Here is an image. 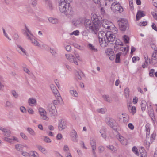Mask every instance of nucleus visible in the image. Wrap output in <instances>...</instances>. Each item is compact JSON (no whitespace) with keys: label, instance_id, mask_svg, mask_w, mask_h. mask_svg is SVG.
I'll use <instances>...</instances> for the list:
<instances>
[{"label":"nucleus","instance_id":"obj_33","mask_svg":"<svg viewBox=\"0 0 157 157\" xmlns=\"http://www.w3.org/2000/svg\"><path fill=\"white\" fill-rule=\"evenodd\" d=\"M69 92L71 96L76 97H78V94L76 90H70Z\"/></svg>","mask_w":157,"mask_h":157},{"label":"nucleus","instance_id":"obj_27","mask_svg":"<svg viewBox=\"0 0 157 157\" xmlns=\"http://www.w3.org/2000/svg\"><path fill=\"white\" fill-rule=\"evenodd\" d=\"M36 102V101L34 98H31L28 99V103L29 105L31 106H33V105H35Z\"/></svg>","mask_w":157,"mask_h":157},{"label":"nucleus","instance_id":"obj_29","mask_svg":"<svg viewBox=\"0 0 157 157\" xmlns=\"http://www.w3.org/2000/svg\"><path fill=\"white\" fill-rule=\"evenodd\" d=\"M88 47L89 49L94 52H97V49L96 48H95V47L93 46L92 44H89L88 45Z\"/></svg>","mask_w":157,"mask_h":157},{"label":"nucleus","instance_id":"obj_30","mask_svg":"<svg viewBox=\"0 0 157 157\" xmlns=\"http://www.w3.org/2000/svg\"><path fill=\"white\" fill-rule=\"evenodd\" d=\"M106 147L114 152L117 151V149L113 145H108L106 146Z\"/></svg>","mask_w":157,"mask_h":157},{"label":"nucleus","instance_id":"obj_24","mask_svg":"<svg viewBox=\"0 0 157 157\" xmlns=\"http://www.w3.org/2000/svg\"><path fill=\"white\" fill-rule=\"evenodd\" d=\"M139 151L141 154V157H147V153L143 147H140Z\"/></svg>","mask_w":157,"mask_h":157},{"label":"nucleus","instance_id":"obj_18","mask_svg":"<svg viewBox=\"0 0 157 157\" xmlns=\"http://www.w3.org/2000/svg\"><path fill=\"white\" fill-rule=\"evenodd\" d=\"M67 126L66 122L63 119H61L59 123V130H62L65 129Z\"/></svg>","mask_w":157,"mask_h":157},{"label":"nucleus","instance_id":"obj_40","mask_svg":"<svg viewBox=\"0 0 157 157\" xmlns=\"http://www.w3.org/2000/svg\"><path fill=\"white\" fill-rule=\"evenodd\" d=\"M124 93L126 98H128L129 95V90L128 88H126L124 90Z\"/></svg>","mask_w":157,"mask_h":157},{"label":"nucleus","instance_id":"obj_5","mask_svg":"<svg viewBox=\"0 0 157 157\" xmlns=\"http://www.w3.org/2000/svg\"><path fill=\"white\" fill-rule=\"evenodd\" d=\"M111 8L113 11L115 13L119 12L121 13L123 11V8L119 2L117 1L114 2L112 4Z\"/></svg>","mask_w":157,"mask_h":157},{"label":"nucleus","instance_id":"obj_2","mask_svg":"<svg viewBox=\"0 0 157 157\" xmlns=\"http://www.w3.org/2000/svg\"><path fill=\"white\" fill-rule=\"evenodd\" d=\"M99 39L103 40L105 38H108L109 42L113 43L114 40V36H113V33L111 31H108L105 32L103 31H100L98 33Z\"/></svg>","mask_w":157,"mask_h":157},{"label":"nucleus","instance_id":"obj_62","mask_svg":"<svg viewBox=\"0 0 157 157\" xmlns=\"http://www.w3.org/2000/svg\"><path fill=\"white\" fill-rule=\"evenodd\" d=\"M140 26H144L147 25V23L146 21H144L143 22H140L139 23Z\"/></svg>","mask_w":157,"mask_h":157},{"label":"nucleus","instance_id":"obj_49","mask_svg":"<svg viewBox=\"0 0 157 157\" xmlns=\"http://www.w3.org/2000/svg\"><path fill=\"white\" fill-rule=\"evenodd\" d=\"M97 111L99 113L103 114L105 112V110L103 108L99 109H97Z\"/></svg>","mask_w":157,"mask_h":157},{"label":"nucleus","instance_id":"obj_37","mask_svg":"<svg viewBox=\"0 0 157 157\" xmlns=\"http://www.w3.org/2000/svg\"><path fill=\"white\" fill-rule=\"evenodd\" d=\"M27 130L29 133L31 135L33 136H35V133L34 131L30 127L27 128Z\"/></svg>","mask_w":157,"mask_h":157},{"label":"nucleus","instance_id":"obj_56","mask_svg":"<svg viewBox=\"0 0 157 157\" xmlns=\"http://www.w3.org/2000/svg\"><path fill=\"white\" fill-rule=\"evenodd\" d=\"M20 111L23 113H26V109L24 106H21L20 108Z\"/></svg>","mask_w":157,"mask_h":157},{"label":"nucleus","instance_id":"obj_26","mask_svg":"<svg viewBox=\"0 0 157 157\" xmlns=\"http://www.w3.org/2000/svg\"><path fill=\"white\" fill-rule=\"evenodd\" d=\"M24 146L21 144H16L15 145V148L17 151L21 152L23 151Z\"/></svg>","mask_w":157,"mask_h":157},{"label":"nucleus","instance_id":"obj_6","mask_svg":"<svg viewBox=\"0 0 157 157\" xmlns=\"http://www.w3.org/2000/svg\"><path fill=\"white\" fill-rule=\"evenodd\" d=\"M47 110L51 116H54L57 114L56 107L52 103L48 104L47 107Z\"/></svg>","mask_w":157,"mask_h":157},{"label":"nucleus","instance_id":"obj_12","mask_svg":"<svg viewBox=\"0 0 157 157\" xmlns=\"http://www.w3.org/2000/svg\"><path fill=\"white\" fill-rule=\"evenodd\" d=\"M38 110L42 119L48 121L49 118L46 115L47 112L45 110L42 108H39Z\"/></svg>","mask_w":157,"mask_h":157},{"label":"nucleus","instance_id":"obj_61","mask_svg":"<svg viewBox=\"0 0 157 157\" xmlns=\"http://www.w3.org/2000/svg\"><path fill=\"white\" fill-rule=\"evenodd\" d=\"M98 149L100 152H102L104 150V148L103 146H100L98 147Z\"/></svg>","mask_w":157,"mask_h":157},{"label":"nucleus","instance_id":"obj_64","mask_svg":"<svg viewBox=\"0 0 157 157\" xmlns=\"http://www.w3.org/2000/svg\"><path fill=\"white\" fill-rule=\"evenodd\" d=\"M65 48L66 50L68 52H70L71 50V47L69 45H67Z\"/></svg>","mask_w":157,"mask_h":157},{"label":"nucleus","instance_id":"obj_36","mask_svg":"<svg viewBox=\"0 0 157 157\" xmlns=\"http://www.w3.org/2000/svg\"><path fill=\"white\" fill-rule=\"evenodd\" d=\"M37 148L42 153L44 154H45L47 153L46 149L42 146L40 145H38L37 146Z\"/></svg>","mask_w":157,"mask_h":157},{"label":"nucleus","instance_id":"obj_53","mask_svg":"<svg viewBox=\"0 0 157 157\" xmlns=\"http://www.w3.org/2000/svg\"><path fill=\"white\" fill-rule=\"evenodd\" d=\"M23 70L28 75H31V74H32L30 70L26 67H24Z\"/></svg>","mask_w":157,"mask_h":157},{"label":"nucleus","instance_id":"obj_7","mask_svg":"<svg viewBox=\"0 0 157 157\" xmlns=\"http://www.w3.org/2000/svg\"><path fill=\"white\" fill-rule=\"evenodd\" d=\"M118 25L120 30L122 31H125L128 28V21L123 18L118 21Z\"/></svg>","mask_w":157,"mask_h":157},{"label":"nucleus","instance_id":"obj_23","mask_svg":"<svg viewBox=\"0 0 157 157\" xmlns=\"http://www.w3.org/2000/svg\"><path fill=\"white\" fill-rule=\"evenodd\" d=\"M75 74L77 78L79 80L81 79L82 77L84 75V74L80 70L76 71Z\"/></svg>","mask_w":157,"mask_h":157},{"label":"nucleus","instance_id":"obj_4","mask_svg":"<svg viewBox=\"0 0 157 157\" xmlns=\"http://www.w3.org/2000/svg\"><path fill=\"white\" fill-rule=\"evenodd\" d=\"M101 22V25L102 24L103 27L104 28L109 29H111L113 28V29L115 31H114V33H117V29L116 28H113L114 25L112 22L105 19H103Z\"/></svg>","mask_w":157,"mask_h":157},{"label":"nucleus","instance_id":"obj_54","mask_svg":"<svg viewBox=\"0 0 157 157\" xmlns=\"http://www.w3.org/2000/svg\"><path fill=\"white\" fill-rule=\"evenodd\" d=\"M139 57L137 56H134L132 58V60L133 63H135L137 60H139Z\"/></svg>","mask_w":157,"mask_h":157},{"label":"nucleus","instance_id":"obj_20","mask_svg":"<svg viewBox=\"0 0 157 157\" xmlns=\"http://www.w3.org/2000/svg\"><path fill=\"white\" fill-rule=\"evenodd\" d=\"M4 140L6 141L9 143H13V141H16L17 142H18V140L17 138L14 136H13L11 138H8L7 137H5Z\"/></svg>","mask_w":157,"mask_h":157},{"label":"nucleus","instance_id":"obj_35","mask_svg":"<svg viewBox=\"0 0 157 157\" xmlns=\"http://www.w3.org/2000/svg\"><path fill=\"white\" fill-rule=\"evenodd\" d=\"M102 98L104 99L108 102H110L112 101L108 95H104L102 96Z\"/></svg>","mask_w":157,"mask_h":157},{"label":"nucleus","instance_id":"obj_46","mask_svg":"<svg viewBox=\"0 0 157 157\" xmlns=\"http://www.w3.org/2000/svg\"><path fill=\"white\" fill-rule=\"evenodd\" d=\"M124 41L126 43H128L129 38L126 35H124L123 37Z\"/></svg>","mask_w":157,"mask_h":157},{"label":"nucleus","instance_id":"obj_32","mask_svg":"<svg viewBox=\"0 0 157 157\" xmlns=\"http://www.w3.org/2000/svg\"><path fill=\"white\" fill-rule=\"evenodd\" d=\"M105 52L106 54L108 55L109 56L112 54H114L113 50L112 49L110 48H108L106 50Z\"/></svg>","mask_w":157,"mask_h":157},{"label":"nucleus","instance_id":"obj_41","mask_svg":"<svg viewBox=\"0 0 157 157\" xmlns=\"http://www.w3.org/2000/svg\"><path fill=\"white\" fill-rule=\"evenodd\" d=\"M21 155L25 157H30V155L28 152L22 151L21 152Z\"/></svg>","mask_w":157,"mask_h":157},{"label":"nucleus","instance_id":"obj_13","mask_svg":"<svg viewBox=\"0 0 157 157\" xmlns=\"http://www.w3.org/2000/svg\"><path fill=\"white\" fill-rule=\"evenodd\" d=\"M70 135L72 138V140L73 141L75 142L78 141L77 138L78 136L75 130H72L70 132Z\"/></svg>","mask_w":157,"mask_h":157},{"label":"nucleus","instance_id":"obj_63","mask_svg":"<svg viewBox=\"0 0 157 157\" xmlns=\"http://www.w3.org/2000/svg\"><path fill=\"white\" fill-rule=\"evenodd\" d=\"M154 70L153 69H151L150 71H149V75L151 77H153L154 76Z\"/></svg>","mask_w":157,"mask_h":157},{"label":"nucleus","instance_id":"obj_38","mask_svg":"<svg viewBox=\"0 0 157 157\" xmlns=\"http://www.w3.org/2000/svg\"><path fill=\"white\" fill-rule=\"evenodd\" d=\"M152 60H156L157 59V50H155L153 53L152 55Z\"/></svg>","mask_w":157,"mask_h":157},{"label":"nucleus","instance_id":"obj_58","mask_svg":"<svg viewBox=\"0 0 157 157\" xmlns=\"http://www.w3.org/2000/svg\"><path fill=\"white\" fill-rule=\"evenodd\" d=\"M50 52L53 56H55L56 55V52L55 50L54 49L50 48Z\"/></svg>","mask_w":157,"mask_h":157},{"label":"nucleus","instance_id":"obj_44","mask_svg":"<svg viewBox=\"0 0 157 157\" xmlns=\"http://www.w3.org/2000/svg\"><path fill=\"white\" fill-rule=\"evenodd\" d=\"M3 134L6 136L9 137L10 136L11 132L9 130L7 129Z\"/></svg>","mask_w":157,"mask_h":157},{"label":"nucleus","instance_id":"obj_3","mask_svg":"<svg viewBox=\"0 0 157 157\" xmlns=\"http://www.w3.org/2000/svg\"><path fill=\"white\" fill-rule=\"evenodd\" d=\"M71 9V7L68 1L59 2V10L61 13H66Z\"/></svg>","mask_w":157,"mask_h":157},{"label":"nucleus","instance_id":"obj_11","mask_svg":"<svg viewBox=\"0 0 157 157\" xmlns=\"http://www.w3.org/2000/svg\"><path fill=\"white\" fill-rule=\"evenodd\" d=\"M25 33L26 34L28 39L30 40L32 43L35 46H40L39 43L34 38V36L33 34L29 35L26 31L25 32Z\"/></svg>","mask_w":157,"mask_h":157},{"label":"nucleus","instance_id":"obj_25","mask_svg":"<svg viewBox=\"0 0 157 157\" xmlns=\"http://www.w3.org/2000/svg\"><path fill=\"white\" fill-rule=\"evenodd\" d=\"M100 132L103 138L105 139L107 137L106 130L105 128H102L100 131Z\"/></svg>","mask_w":157,"mask_h":157},{"label":"nucleus","instance_id":"obj_59","mask_svg":"<svg viewBox=\"0 0 157 157\" xmlns=\"http://www.w3.org/2000/svg\"><path fill=\"white\" fill-rule=\"evenodd\" d=\"M20 136L23 139L25 140H27L28 139V138L22 132L20 133Z\"/></svg>","mask_w":157,"mask_h":157},{"label":"nucleus","instance_id":"obj_52","mask_svg":"<svg viewBox=\"0 0 157 157\" xmlns=\"http://www.w3.org/2000/svg\"><path fill=\"white\" fill-rule=\"evenodd\" d=\"M79 31L78 30H77L76 31H74L73 32L70 33V35H74L75 36H78L79 35Z\"/></svg>","mask_w":157,"mask_h":157},{"label":"nucleus","instance_id":"obj_60","mask_svg":"<svg viewBox=\"0 0 157 157\" xmlns=\"http://www.w3.org/2000/svg\"><path fill=\"white\" fill-rule=\"evenodd\" d=\"M128 128L131 130H133L134 128V125L132 124L131 123L128 124Z\"/></svg>","mask_w":157,"mask_h":157},{"label":"nucleus","instance_id":"obj_34","mask_svg":"<svg viewBox=\"0 0 157 157\" xmlns=\"http://www.w3.org/2000/svg\"><path fill=\"white\" fill-rule=\"evenodd\" d=\"M5 107L11 108L13 107V105L11 102L9 101H7L5 103Z\"/></svg>","mask_w":157,"mask_h":157},{"label":"nucleus","instance_id":"obj_8","mask_svg":"<svg viewBox=\"0 0 157 157\" xmlns=\"http://www.w3.org/2000/svg\"><path fill=\"white\" fill-rule=\"evenodd\" d=\"M107 124L114 130H117V124L115 120L113 119H107Z\"/></svg>","mask_w":157,"mask_h":157},{"label":"nucleus","instance_id":"obj_51","mask_svg":"<svg viewBox=\"0 0 157 157\" xmlns=\"http://www.w3.org/2000/svg\"><path fill=\"white\" fill-rule=\"evenodd\" d=\"M136 112V107L135 106H132L131 107V109L130 112L132 114H134Z\"/></svg>","mask_w":157,"mask_h":157},{"label":"nucleus","instance_id":"obj_10","mask_svg":"<svg viewBox=\"0 0 157 157\" xmlns=\"http://www.w3.org/2000/svg\"><path fill=\"white\" fill-rule=\"evenodd\" d=\"M115 34L114 33H113V36H114V40H113V43L111 42H109V43L111 44H115V45L114 47V49L115 50V49L117 50L119 49L120 46H123V43L119 40H116Z\"/></svg>","mask_w":157,"mask_h":157},{"label":"nucleus","instance_id":"obj_28","mask_svg":"<svg viewBox=\"0 0 157 157\" xmlns=\"http://www.w3.org/2000/svg\"><path fill=\"white\" fill-rule=\"evenodd\" d=\"M146 105L147 103L145 101L143 100L142 101L141 104V107L142 111L143 112L145 110Z\"/></svg>","mask_w":157,"mask_h":157},{"label":"nucleus","instance_id":"obj_17","mask_svg":"<svg viewBox=\"0 0 157 157\" xmlns=\"http://www.w3.org/2000/svg\"><path fill=\"white\" fill-rule=\"evenodd\" d=\"M99 40L100 45L103 47H106L108 45V43H109V41L108 39L106 38H105L103 40L99 39Z\"/></svg>","mask_w":157,"mask_h":157},{"label":"nucleus","instance_id":"obj_50","mask_svg":"<svg viewBox=\"0 0 157 157\" xmlns=\"http://www.w3.org/2000/svg\"><path fill=\"white\" fill-rule=\"evenodd\" d=\"M2 76H0V91L3 90L4 88V85L2 83L1 81L2 79Z\"/></svg>","mask_w":157,"mask_h":157},{"label":"nucleus","instance_id":"obj_42","mask_svg":"<svg viewBox=\"0 0 157 157\" xmlns=\"http://www.w3.org/2000/svg\"><path fill=\"white\" fill-rule=\"evenodd\" d=\"M148 113L150 116L152 118L154 117V111L153 109L151 108L148 110Z\"/></svg>","mask_w":157,"mask_h":157},{"label":"nucleus","instance_id":"obj_14","mask_svg":"<svg viewBox=\"0 0 157 157\" xmlns=\"http://www.w3.org/2000/svg\"><path fill=\"white\" fill-rule=\"evenodd\" d=\"M50 87L55 97L58 99L59 98V92L56 87L53 84H51Z\"/></svg>","mask_w":157,"mask_h":157},{"label":"nucleus","instance_id":"obj_55","mask_svg":"<svg viewBox=\"0 0 157 157\" xmlns=\"http://www.w3.org/2000/svg\"><path fill=\"white\" fill-rule=\"evenodd\" d=\"M46 4L48 6V7L50 10H52V4L50 2L48 1L47 2H46Z\"/></svg>","mask_w":157,"mask_h":157},{"label":"nucleus","instance_id":"obj_1","mask_svg":"<svg viewBox=\"0 0 157 157\" xmlns=\"http://www.w3.org/2000/svg\"><path fill=\"white\" fill-rule=\"evenodd\" d=\"M84 25L87 30L96 34L101 26V23L92 22L91 20L86 19L85 20Z\"/></svg>","mask_w":157,"mask_h":157},{"label":"nucleus","instance_id":"obj_47","mask_svg":"<svg viewBox=\"0 0 157 157\" xmlns=\"http://www.w3.org/2000/svg\"><path fill=\"white\" fill-rule=\"evenodd\" d=\"M146 131L147 136L150 134V128L149 125L147 124L146 125Z\"/></svg>","mask_w":157,"mask_h":157},{"label":"nucleus","instance_id":"obj_16","mask_svg":"<svg viewBox=\"0 0 157 157\" xmlns=\"http://www.w3.org/2000/svg\"><path fill=\"white\" fill-rule=\"evenodd\" d=\"M117 137L118 140L123 145H127L128 144V140L127 139L120 135H119L118 136H117Z\"/></svg>","mask_w":157,"mask_h":157},{"label":"nucleus","instance_id":"obj_39","mask_svg":"<svg viewBox=\"0 0 157 157\" xmlns=\"http://www.w3.org/2000/svg\"><path fill=\"white\" fill-rule=\"evenodd\" d=\"M122 53L121 52L118 53L116 54V62L118 63L120 62V56L121 54Z\"/></svg>","mask_w":157,"mask_h":157},{"label":"nucleus","instance_id":"obj_21","mask_svg":"<svg viewBox=\"0 0 157 157\" xmlns=\"http://www.w3.org/2000/svg\"><path fill=\"white\" fill-rule=\"evenodd\" d=\"M90 144L92 147V150H95L96 146V143L95 139L93 138H91L90 140Z\"/></svg>","mask_w":157,"mask_h":157},{"label":"nucleus","instance_id":"obj_22","mask_svg":"<svg viewBox=\"0 0 157 157\" xmlns=\"http://www.w3.org/2000/svg\"><path fill=\"white\" fill-rule=\"evenodd\" d=\"M92 22H94V23H101L100 21L98 20V16L96 14H94L91 17Z\"/></svg>","mask_w":157,"mask_h":157},{"label":"nucleus","instance_id":"obj_15","mask_svg":"<svg viewBox=\"0 0 157 157\" xmlns=\"http://www.w3.org/2000/svg\"><path fill=\"white\" fill-rule=\"evenodd\" d=\"M17 51L19 53L23 56H27L28 53L25 48L19 45H17Z\"/></svg>","mask_w":157,"mask_h":157},{"label":"nucleus","instance_id":"obj_9","mask_svg":"<svg viewBox=\"0 0 157 157\" xmlns=\"http://www.w3.org/2000/svg\"><path fill=\"white\" fill-rule=\"evenodd\" d=\"M65 56L67 59L70 62L74 63L76 65H78L77 59L74 56L71 54H66Z\"/></svg>","mask_w":157,"mask_h":157},{"label":"nucleus","instance_id":"obj_45","mask_svg":"<svg viewBox=\"0 0 157 157\" xmlns=\"http://www.w3.org/2000/svg\"><path fill=\"white\" fill-rule=\"evenodd\" d=\"M132 150V151L136 155H139V152L138 149L136 146H134L133 147Z\"/></svg>","mask_w":157,"mask_h":157},{"label":"nucleus","instance_id":"obj_43","mask_svg":"<svg viewBox=\"0 0 157 157\" xmlns=\"http://www.w3.org/2000/svg\"><path fill=\"white\" fill-rule=\"evenodd\" d=\"M11 93L12 95L15 98H18L19 95L18 94H17V93L16 92V91L15 90H12L11 92Z\"/></svg>","mask_w":157,"mask_h":157},{"label":"nucleus","instance_id":"obj_19","mask_svg":"<svg viewBox=\"0 0 157 157\" xmlns=\"http://www.w3.org/2000/svg\"><path fill=\"white\" fill-rule=\"evenodd\" d=\"M145 15L144 12L140 10L138 11L136 15V19L137 20H139L141 17Z\"/></svg>","mask_w":157,"mask_h":157},{"label":"nucleus","instance_id":"obj_48","mask_svg":"<svg viewBox=\"0 0 157 157\" xmlns=\"http://www.w3.org/2000/svg\"><path fill=\"white\" fill-rule=\"evenodd\" d=\"M44 141L46 143H49L51 142V140L48 136H44Z\"/></svg>","mask_w":157,"mask_h":157},{"label":"nucleus","instance_id":"obj_57","mask_svg":"<svg viewBox=\"0 0 157 157\" xmlns=\"http://www.w3.org/2000/svg\"><path fill=\"white\" fill-rule=\"evenodd\" d=\"M31 152L32 153L31 155L33 157H39L38 154L37 152H35L34 151H32Z\"/></svg>","mask_w":157,"mask_h":157},{"label":"nucleus","instance_id":"obj_31","mask_svg":"<svg viewBox=\"0 0 157 157\" xmlns=\"http://www.w3.org/2000/svg\"><path fill=\"white\" fill-rule=\"evenodd\" d=\"M49 21L52 24H56L58 23V20L52 17H49L48 19Z\"/></svg>","mask_w":157,"mask_h":157}]
</instances>
